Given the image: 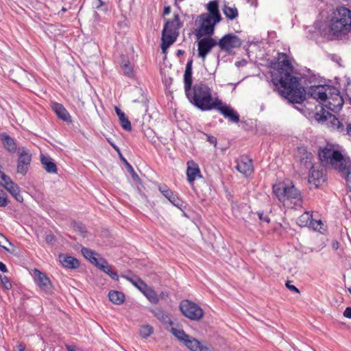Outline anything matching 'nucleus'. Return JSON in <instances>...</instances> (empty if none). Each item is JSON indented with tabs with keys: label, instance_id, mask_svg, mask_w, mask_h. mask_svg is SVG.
Segmentation results:
<instances>
[{
	"label": "nucleus",
	"instance_id": "49530a36",
	"mask_svg": "<svg viewBox=\"0 0 351 351\" xmlns=\"http://www.w3.org/2000/svg\"><path fill=\"white\" fill-rule=\"evenodd\" d=\"M28 169H29V166L18 162V165H17V172L18 173H21L22 175H25L28 171Z\"/></svg>",
	"mask_w": 351,
	"mask_h": 351
},
{
	"label": "nucleus",
	"instance_id": "a878e982",
	"mask_svg": "<svg viewBox=\"0 0 351 351\" xmlns=\"http://www.w3.org/2000/svg\"><path fill=\"white\" fill-rule=\"evenodd\" d=\"M121 277L125 278L129 282H130L140 291H141L143 289V288H145V286L147 285V284L144 281H143L139 277L136 276L130 277L127 275H121Z\"/></svg>",
	"mask_w": 351,
	"mask_h": 351
},
{
	"label": "nucleus",
	"instance_id": "a211bd4d",
	"mask_svg": "<svg viewBox=\"0 0 351 351\" xmlns=\"http://www.w3.org/2000/svg\"><path fill=\"white\" fill-rule=\"evenodd\" d=\"M186 176L189 183H193L195 179L202 177L199 167L193 160L187 162Z\"/></svg>",
	"mask_w": 351,
	"mask_h": 351
},
{
	"label": "nucleus",
	"instance_id": "ea45409f",
	"mask_svg": "<svg viewBox=\"0 0 351 351\" xmlns=\"http://www.w3.org/2000/svg\"><path fill=\"white\" fill-rule=\"evenodd\" d=\"M341 176L346 180L348 186L351 188V162L350 165L346 168Z\"/></svg>",
	"mask_w": 351,
	"mask_h": 351
},
{
	"label": "nucleus",
	"instance_id": "c85d7f7f",
	"mask_svg": "<svg viewBox=\"0 0 351 351\" xmlns=\"http://www.w3.org/2000/svg\"><path fill=\"white\" fill-rule=\"evenodd\" d=\"M165 25H167V29H175L176 32H178V29L182 25V23L180 21L179 14H174L173 19L172 20H167Z\"/></svg>",
	"mask_w": 351,
	"mask_h": 351
},
{
	"label": "nucleus",
	"instance_id": "4c0bfd02",
	"mask_svg": "<svg viewBox=\"0 0 351 351\" xmlns=\"http://www.w3.org/2000/svg\"><path fill=\"white\" fill-rule=\"evenodd\" d=\"M154 332L153 328L149 325H145L140 328L139 334L143 338L149 337Z\"/></svg>",
	"mask_w": 351,
	"mask_h": 351
},
{
	"label": "nucleus",
	"instance_id": "774afa93",
	"mask_svg": "<svg viewBox=\"0 0 351 351\" xmlns=\"http://www.w3.org/2000/svg\"><path fill=\"white\" fill-rule=\"evenodd\" d=\"M25 346H24V345H23V344H19V345L18 346V350H19V351H24V350H25Z\"/></svg>",
	"mask_w": 351,
	"mask_h": 351
},
{
	"label": "nucleus",
	"instance_id": "393cba45",
	"mask_svg": "<svg viewBox=\"0 0 351 351\" xmlns=\"http://www.w3.org/2000/svg\"><path fill=\"white\" fill-rule=\"evenodd\" d=\"M141 292L143 293L151 303L157 304L159 300L156 293L147 285Z\"/></svg>",
	"mask_w": 351,
	"mask_h": 351
},
{
	"label": "nucleus",
	"instance_id": "2f4dec72",
	"mask_svg": "<svg viewBox=\"0 0 351 351\" xmlns=\"http://www.w3.org/2000/svg\"><path fill=\"white\" fill-rule=\"evenodd\" d=\"M45 171L49 173H57L58 168L56 164L49 156H45Z\"/></svg>",
	"mask_w": 351,
	"mask_h": 351
},
{
	"label": "nucleus",
	"instance_id": "0eeeda50",
	"mask_svg": "<svg viewBox=\"0 0 351 351\" xmlns=\"http://www.w3.org/2000/svg\"><path fill=\"white\" fill-rule=\"evenodd\" d=\"M81 252L84 257L91 264L108 274L112 279L116 281L119 280L117 273L112 270L110 265H109L108 261L104 258L93 250L85 247L82 248Z\"/></svg>",
	"mask_w": 351,
	"mask_h": 351
},
{
	"label": "nucleus",
	"instance_id": "72a5a7b5",
	"mask_svg": "<svg viewBox=\"0 0 351 351\" xmlns=\"http://www.w3.org/2000/svg\"><path fill=\"white\" fill-rule=\"evenodd\" d=\"M327 114L329 116L332 127L336 128L337 131L340 132H343V125L339 120V119H337L335 115L332 114L331 113L327 112Z\"/></svg>",
	"mask_w": 351,
	"mask_h": 351
},
{
	"label": "nucleus",
	"instance_id": "8fccbe9b",
	"mask_svg": "<svg viewBox=\"0 0 351 351\" xmlns=\"http://www.w3.org/2000/svg\"><path fill=\"white\" fill-rule=\"evenodd\" d=\"M258 215L261 221L266 222L267 223H269L270 219L267 215H265L263 212H258Z\"/></svg>",
	"mask_w": 351,
	"mask_h": 351
},
{
	"label": "nucleus",
	"instance_id": "603ef678",
	"mask_svg": "<svg viewBox=\"0 0 351 351\" xmlns=\"http://www.w3.org/2000/svg\"><path fill=\"white\" fill-rule=\"evenodd\" d=\"M286 287L291 291L300 293L299 289L295 286L290 284V281L286 282Z\"/></svg>",
	"mask_w": 351,
	"mask_h": 351
},
{
	"label": "nucleus",
	"instance_id": "864d4df0",
	"mask_svg": "<svg viewBox=\"0 0 351 351\" xmlns=\"http://www.w3.org/2000/svg\"><path fill=\"white\" fill-rule=\"evenodd\" d=\"M121 159L123 161V162L125 165V167H127L128 171H133V167L127 161V160L123 157V156L121 154L119 155Z\"/></svg>",
	"mask_w": 351,
	"mask_h": 351
},
{
	"label": "nucleus",
	"instance_id": "b1692460",
	"mask_svg": "<svg viewBox=\"0 0 351 351\" xmlns=\"http://www.w3.org/2000/svg\"><path fill=\"white\" fill-rule=\"evenodd\" d=\"M0 138L2 141L5 148L10 152H14L16 149V145L13 138L6 133L0 134Z\"/></svg>",
	"mask_w": 351,
	"mask_h": 351
},
{
	"label": "nucleus",
	"instance_id": "0e129e2a",
	"mask_svg": "<svg viewBox=\"0 0 351 351\" xmlns=\"http://www.w3.org/2000/svg\"><path fill=\"white\" fill-rule=\"evenodd\" d=\"M346 134L351 136V124H348L346 128Z\"/></svg>",
	"mask_w": 351,
	"mask_h": 351
},
{
	"label": "nucleus",
	"instance_id": "1a4fd4ad",
	"mask_svg": "<svg viewBox=\"0 0 351 351\" xmlns=\"http://www.w3.org/2000/svg\"><path fill=\"white\" fill-rule=\"evenodd\" d=\"M241 45V40L234 34H227L217 42L221 51L228 53H230L234 49L239 48Z\"/></svg>",
	"mask_w": 351,
	"mask_h": 351
},
{
	"label": "nucleus",
	"instance_id": "ddd939ff",
	"mask_svg": "<svg viewBox=\"0 0 351 351\" xmlns=\"http://www.w3.org/2000/svg\"><path fill=\"white\" fill-rule=\"evenodd\" d=\"M179 35V32H176L175 29H168L167 25H164L162 32L161 38V49L165 53V51L176 40Z\"/></svg>",
	"mask_w": 351,
	"mask_h": 351
},
{
	"label": "nucleus",
	"instance_id": "3c124183",
	"mask_svg": "<svg viewBox=\"0 0 351 351\" xmlns=\"http://www.w3.org/2000/svg\"><path fill=\"white\" fill-rule=\"evenodd\" d=\"M10 180V177L5 175L3 172L0 171V185L3 186V183Z\"/></svg>",
	"mask_w": 351,
	"mask_h": 351
},
{
	"label": "nucleus",
	"instance_id": "412c9836",
	"mask_svg": "<svg viewBox=\"0 0 351 351\" xmlns=\"http://www.w3.org/2000/svg\"><path fill=\"white\" fill-rule=\"evenodd\" d=\"M115 112L119 117L120 124L123 129H124L125 131H131L132 130V125L130 120L126 117L125 113L121 111L120 108L118 107H115Z\"/></svg>",
	"mask_w": 351,
	"mask_h": 351
},
{
	"label": "nucleus",
	"instance_id": "e433bc0d",
	"mask_svg": "<svg viewBox=\"0 0 351 351\" xmlns=\"http://www.w3.org/2000/svg\"><path fill=\"white\" fill-rule=\"evenodd\" d=\"M73 229L78 232L84 238L87 237V230L86 226L80 221H73L72 223Z\"/></svg>",
	"mask_w": 351,
	"mask_h": 351
},
{
	"label": "nucleus",
	"instance_id": "c756f323",
	"mask_svg": "<svg viewBox=\"0 0 351 351\" xmlns=\"http://www.w3.org/2000/svg\"><path fill=\"white\" fill-rule=\"evenodd\" d=\"M184 343L192 351H197L201 345L200 341L190 335L189 336V338L186 339Z\"/></svg>",
	"mask_w": 351,
	"mask_h": 351
},
{
	"label": "nucleus",
	"instance_id": "5701e85b",
	"mask_svg": "<svg viewBox=\"0 0 351 351\" xmlns=\"http://www.w3.org/2000/svg\"><path fill=\"white\" fill-rule=\"evenodd\" d=\"M308 182L317 186L319 184V180L322 178L324 173L322 170L315 169L314 167L312 169H309Z\"/></svg>",
	"mask_w": 351,
	"mask_h": 351
},
{
	"label": "nucleus",
	"instance_id": "a18cd8bd",
	"mask_svg": "<svg viewBox=\"0 0 351 351\" xmlns=\"http://www.w3.org/2000/svg\"><path fill=\"white\" fill-rule=\"evenodd\" d=\"M45 295H52L54 293L51 291L52 285L49 278L45 276Z\"/></svg>",
	"mask_w": 351,
	"mask_h": 351
},
{
	"label": "nucleus",
	"instance_id": "052dcab7",
	"mask_svg": "<svg viewBox=\"0 0 351 351\" xmlns=\"http://www.w3.org/2000/svg\"><path fill=\"white\" fill-rule=\"evenodd\" d=\"M197 351H212V350L209 348L201 344L199 346V348H198L197 350Z\"/></svg>",
	"mask_w": 351,
	"mask_h": 351
},
{
	"label": "nucleus",
	"instance_id": "6ab92c4d",
	"mask_svg": "<svg viewBox=\"0 0 351 351\" xmlns=\"http://www.w3.org/2000/svg\"><path fill=\"white\" fill-rule=\"evenodd\" d=\"M193 59L191 58L188 60L186 69L184 74V91L185 93L193 88V79H192V65H193Z\"/></svg>",
	"mask_w": 351,
	"mask_h": 351
},
{
	"label": "nucleus",
	"instance_id": "c03bdc74",
	"mask_svg": "<svg viewBox=\"0 0 351 351\" xmlns=\"http://www.w3.org/2000/svg\"><path fill=\"white\" fill-rule=\"evenodd\" d=\"M0 280L5 289L9 290L12 288V284L7 276L0 275Z\"/></svg>",
	"mask_w": 351,
	"mask_h": 351
},
{
	"label": "nucleus",
	"instance_id": "bb28decb",
	"mask_svg": "<svg viewBox=\"0 0 351 351\" xmlns=\"http://www.w3.org/2000/svg\"><path fill=\"white\" fill-rule=\"evenodd\" d=\"M109 300L115 304L123 303L125 295L123 293L118 291H110L108 293Z\"/></svg>",
	"mask_w": 351,
	"mask_h": 351
},
{
	"label": "nucleus",
	"instance_id": "69168bd1",
	"mask_svg": "<svg viewBox=\"0 0 351 351\" xmlns=\"http://www.w3.org/2000/svg\"><path fill=\"white\" fill-rule=\"evenodd\" d=\"M132 174V177L134 180L138 179V175L135 173L134 170L133 169V171H129Z\"/></svg>",
	"mask_w": 351,
	"mask_h": 351
},
{
	"label": "nucleus",
	"instance_id": "9d476101",
	"mask_svg": "<svg viewBox=\"0 0 351 351\" xmlns=\"http://www.w3.org/2000/svg\"><path fill=\"white\" fill-rule=\"evenodd\" d=\"M324 102L325 107L328 110L333 112L340 110L343 105V99L339 89L332 86L328 92V97Z\"/></svg>",
	"mask_w": 351,
	"mask_h": 351
},
{
	"label": "nucleus",
	"instance_id": "4be33fe9",
	"mask_svg": "<svg viewBox=\"0 0 351 351\" xmlns=\"http://www.w3.org/2000/svg\"><path fill=\"white\" fill-rule=\"evenodd\" d=\"M29 271L35 283L41 290L44 289V273L36 268L31 269Z\"/></svg>",
	"mask_w": 351,
	"mask_h": 351
},
{
	"label": "nucleus",
	"instance_id": "2eb2a0df",
	"mask_svg": "<svg viewBox=\"0 0 351 351\" xmlns=\"http://www.w3.org/2000/svg\"><path fill=\"white\" fill-rule=\"evenodd\" d=\"M213 110H217L223 116L228 119L230 121L237 123L239 121V114L231 106L223 104L221 99L217 101V107Z\"/></svg>",
	"mask_w": 351,
	"mask_h": 351
},
{
	"label": "nucleus",
	"instance_id": "f03ea898",
	"mask_svg": "<svg viewBox=\"0 0 351 351\" xmlns=\"http://www.w3.org/2000/svg\"><path fill=\"white\" fill-rule=\"evenodd\" d=\"M185 94L189 102L202 111L213 110L219 100L213 96L211 88L203 82L195 84Z\"/></svg>",
	"mask_w": 351,
	"mask_h": 351
},
{
	"label": "nucleus",
	"instance_id": "4d7b16f0",
	"mask_svg": "<svg viewBox=\"0 0 351 351\" xmlns=\"http://www.w3.org/2000/svg\"><path fill=\"white\" fill-rule=\"evenodd\" d=\"M107 141L110 145L119 153V154L121 155L119 148L110 138H108Z\"/></svg>",
	"mask_w": 351,
	"mask_h": 351
},
{
	"label": "nucleus",
	"instance_id": "c9c22d12",
	"mask_svg": "<svg viewBox=\"0 0 351 351\" xmlns=\"http://www.w3.org/2000/svg\"><path fill=\"white\" fill-rule=\"evenodd\" d=\"M120 66L124 73V74L128 75V76H132L133 75V68L128 60H123Z\"/></svg>",
	"mask_w": 351,
	"mask_h": 351
},
{
	"label": "nucleus",
	"instance_id": "39448f33",
	"mask_svg": "<svg viewBox=\"0 0 351 351\" xmlns=\"http://www.w3.org/2000/svg\"><path fill=\"white\" fill-rule=\"evenodd\" d=\"M329 29L335 36H344L351 32V10L345 6L337 7L329 20Z\"/></svg>",
	"mask_w": 351,
	"mask_h": 351
},
{
	"label": "nucleus",
	"instance_id": "7ed1b4c3",
	"mask_svg": "<svg viewBox=\"0 0 351 351\" xmlns=\"http://www.w3.org/2000/svg\"><path fill=\"white\" fill-rule=\"evenodd\" d=\"M208 12L199 15L195 21L198 27L194 34L197 39L204 36H212L215 32V26L221 20L219 5L216 1H210L206 5Z\"/></svg>",
	"mask_w": 351,
	"mask_h": 351
},
{
	"label": "nucleus",
	"instance_id": "aec40b11",
	"mask_svg": "<svg viewBox=\"0 0 351 351\" xmlns=\"http://www.w3.org/2000/svg\"><path fill=\"white\" fill-rule=\"evenodd\" d=\"M3 186L8 190L11 195H12L18 202H23V199L22 195L20 194V190L19 186L14 183L11 179L3 183Z\"/></svg>",
	"mask_w": 351,
	"mask_h": 351
},
{
	"label": "nucleus",
	"instance_id": "cd10ccee",
	"mask_svg": "<svg viewBox=\"0 0 351 351\" xmlns=\"http://www.w3.org/2000/svg\"><path fill=\"white\" fill-rule=\"evenodd\" d=\"M313 215L309 212H304L297 219V224L300 227H308L312 221Z\"/></svg>",
	"mask_w": 351,
	"mask_h": 351
},
{
	"label": "nucleus",
	"instance_id": "9b49d317",
	"mask_svg": "<svg viewBox=\"0 0 351 351\" xmlns=\"http://www.w3.org/2000/svg\"><path fill=\"white\" fill-rule=\"evenodd\" d=\"M205 37L199 38L197 43L198 56L204 60L212 49L217 45L216 39L211 36H204Z\"/></svg>",
	"mask_w": 351,
	"mask_h": 351
},
{
	"label": "nucleus",
	"instance_id": "f3484780",
	"mask_svg": "<svg viewBox=\"0 0 351 351\" xmlns=\"http://www.w3.org/2000/svg\"><path fill=\"white\" fill-rule=\"evenodd\" d=\"M50 106L51 110L60 119L66 123L72 122L71 115L62 104L56 102H51Z\"/></svg>",
	"mask_w": 351,
	"mask_h": 351
},
{
	"label": "nucleus",
	"instance_id": "680f3d73",
	"mask_svg": "<svg viewBox=\"0 0 351 351\" xmlns=\"http://www.w3.org/2000/svg\"><path fill=\"white\" fill-rule=\"evenodd\" d=\"M0 271H1L3 273H5L8 271L5 265L2 262H0Z\"/></svg>",
	"mask_w": 351,
	"mask_h": 351
},
{
	"label": "nucleus",
	"instance_id": "a19ab883",
	"mask_svg": "<svg viewBox=\"0 0 351 351\" xmlns=\"http://www.w3.org/2000/svg\"><path fill=\"white\" fill-rule=\"evenodd\" d=\"M169 202L173 204L175 206L182 208L183 206V202L175 194H173L169 199Z\"/></svg>",
	"mask_w": 351,
	"mask_h": 351
},
{
	"label": "nucleus",
	"instance_id": "dca6fc26",
	"mask_svg": "<svg viewBox=\"0 0 351 351\" xmlns=\"http://www.w3.org/2000/svg\"><path fill=\"white\" fill-rule=\"evenodd\" d=\"M58 261L60 265L68 269H76L80 265V261L76 258L68 255L66 254L61 253L58 255Z\"/></svg>",
	"mask_w": 351,
	"mask_h": 351
},
{
	"label": "nucleus",
	"instance_id": "37998d69",
	"mask_svg": "<svg viewBox=\"0 0 351 351\" xmlns=\"http://www.w3.org/2000/svg\"><path fill=\"white\" fill-rule=\"evenodd\" d=\"M323 223L321 220H315L312 218V221L308 227L313 228L314 230L321 231L322 229Z\"/></svg>",
	"mask_w": 351,
	"mask_h": 351
},
{
	"label": "nucleus",
	"instance_id": "6e6552de",
	"mask_svg": "<svg viewBox=\"0 0 351 351\" xmlns=\"http://www.w3.org/2000/svg\"><path fill=\"white\" fill-rule=\"evenodd\" d=\"M179 308L184 317L193 321H199L204 314L199 306L189 300L181 301Z\"/></svg>",
	"mask_w": 351,
	"mask_h": 351
},
{
	"label": "nucleus",
	"instance_id": "bf43d9fd",
	"mask_svg": "<svg viewBox=\"0 0 351 351\" xmlns=\"http://www.w3.org/2000/svg\"><path fill=\"white\" fill-rule=\"evenodd\" d=\"M68 351H79V348L75 346H66Z\"/></svg>",
	"mask_w": 351,
	"mask_h": 351
},
{
	"label": "nucleus",
	"instance_id": "338daca9",
	"mask_svg": "<svg viewBox=\"0 0 351 351\" xmlns=\"http://www.w3.org/2000/svg\"><path fill=\"white\" fill-rule=\"evenodd\" d=\"M97 1L98 2V4L95 7L97 9L99 8L100 7H101L102 5H104V2L102 0H97Z\"/></svg>",
	"mask_w": 351,
	"mask_h": 351
},
{
	"label": "nucleus",
	"instance_id": "7c9ffc66",
	"mask_svg": "<svg viewBox=\"0 0 351 351\" xmlns=\"http://www.w3.org/2000/svg\"><path fill=\"white\" fill-rule=\"evenodd\" d=\"M154 314L155 317H156L160 321L163 322L164 324H169L170 325L173 324L172 321L171 320L169 316L165 313L163 311L159 308H156L154 311Z\"/></svg>",
	"mask_w": 351,
	"mask_h": 351
},
{
	"label": "nucleus",
	"instance_id": "423d86ee",
	"mask_svg": "<svg viewBox=\"0 0 351 351\" xmlns=\"http://www.w3.org/2000/svg\"><path fill=\"white\" fill-rule=\"evenodd\" d=\"M273 192L280 202L290 201L297 205L302 202L300 191L292 184L284 182L273 185Z\"/></svg>",
	"mask_w": 351,
	"mask_h": 351
},
{
	"label": "nucleus",
	"instance_id": "5fc2aeb1",
	"mask_svg": "<svg viewBox=\"0 0 351 351\" xmlns=\"http://www.w3.org/2000/svg\"><path fill=\"white\" fill-rule=\"evenodd\" d=\"M207 140L210 143L214 145H217V138L215 136L208 135L207 136Z\"/></svg>",
	"mask_w": 351,
	"mask_h": 351
},
{
	"label": "nucleus",
	"instance_id": "e2e57ef3",
	"mask_svg": "<svg viewBox=\"0 0 351 351\" xmlns=\"http://www.w3.org/2000/svg\"><path fill=\"white\" fill-rule=\"evenodd\" d=\"M170 12H171V7L170 6L165 7L164 12H163L164 15L169 14L170 13Z\"/></svg>",
	"mask_w": 351,
	"mask_h": 351
},
{
	"label": "nucleus",
	"instance_id": "13d9d810",
	"mask_svg": "<svg viewBox=\"0 0 351 351\" xmlns=\"http://www.w3.org/2000/svg\"><path fill=\"white\" fill-rule=\"evenodd\" d=\"M331 245L333 250H337L339 248V244L337 240H333L331 243Z\"/></svg>",
	"mask_w": 351,
	"mask_h": 351
},
{
	"label": "nucleus",
	"instance_id": "f257e3e1",
	"mask_svg": "<svg viewBox=\"0 0 351 351\" xmlns=\"http://www.w3.org/2000/svg\"><path fill=\"white\" fill-rule=\"evenodd\" d=\"M271 82L279 93L290 103H302L306 98V90L300 85L298 78L293 75V67L288 56L285 53H279L277 61L271 63ZM331 87L326 84L311 86L306 93L317 101L323 102L328 98Z\"/></svg>",
	"mask_w": 351,
	"mask_h": 351
},
{
	"label": "nucleus",
	"instance_id": "de8ad7c7",
	"mask_svg": "<svg viewBox=\"0 0 351 351\" xmlns=\"http://www.w3.org/2000/svg\"><path fill=\"white\" fill-rule=\"evenodd\" d=\"M8 204V199L4 192L0 190V206H5Z\"/></svg>",
	"mask_w": 351,
	"mask_h": 351
},
{
	"label": "nucleus",
	"instance_id": "4468645a",
	"mask_svg": "<svg viewBox=\"0 0 351 351\" xmlns=\"http://www.w3.org/2000/svg\"><path fill=\"white\" fill-rule=\"evenodd\" d=\"M237 169L245 177L250 176L254 172L253 162L247 156L243 155L237 160Z\"/></svg>",
	"mask_w": 351,
	"mask_h": 351
},
{
	"label": "nucleus",
	"instance_id": "473e14b6",
	"mask_svg": "<svg viewBox=\"0 0 351 351\" xmlns=\"http://www.w3.org/2000/svg\"><path fill=\"white\" fill-rule=\"evenodd\" d=\"M171 332L181 342H184L186 339L189 338V335L186 334L182 329H177L172 327L170 330Z\"/></svg>",
	"mask_w": 351,
	"mask_h": 351
},
{
	"label": "nucleus",
	"instance_id": "58836bf2",
	"mask_svg": "<svg viewBox=\"0 0 351 351\" xmlns=\"http://www.w3.org/2000/svg\"><path fill=\"white\" fill-rule=\"evenodd\" d=\"M31 162V156L25 152L21 153L18 162L25 165L29 166Z\"/></svg>",
	"mask_w": 351,
	"mask_h": 351
},
{
	"label": "nucleus",
	"instance_id": "f704fd0d",
	"mask_svg": "<svg viewBox=\"0 0 351 351\" xmlns=\"http://www.w3.org/2000/svg\"><path fill=\"white\" fill-rule=\"evenodd\" d=\"M223 11L226 16L230 20L236 19L238 16V10L236 8L225 5Z\"/></svg>",
	"mask_w": 351,
	"mask_h": 351
},
{
	"label": "nucleus",
	"instance_id": "6e6d98bb",
	"mask_svg": "<svg viewBox=\"0 0 351 351\" xmlns=\"http://www.w3.org/2000/svg\"><path fill=\"white\" fill-rule=\"evenodd\" d=\"M343 315L346 317H348L349 319H351V307H347L344 312H343Z\"/></svg>",
	"mask_w": 351,
	"mask_h": 351
},
{
	"label": "nucleus",
	"instance_id": "20e7f679",
	"mask_svg": "<svg viewBox=\"0 0 351 351\" xmlns=\"http://www.w3.org/2000/svg\"><path fill=\"white\" fill-rule=\"evenodd\" d=\"M318 156L324 165L334 169L340 174L350 165L351 162L349 157L343 156L341 151L335 149L332 145H327L325 147L320 148Z\"/></svg>",
	"mask_w": 351,
	"mask_h": 351
},
{
	"label": "nucleus",
	"instance_id": "79ce46f5",
	"mask_svg": "<svg viewBox=\"0 0 351 351\" xmlns=\"http://www.w3.org/2000/svg\"><path fill=\"white\" fill-rule=\"evenodd\" d=\"M159 191L167 199H169L173 194L171 190L165 184L160 186Z\"/></svg>",
	"mask_w": 351,
	"mask_h": 351
},
{
	"label": "nucleus",
	"instance_id": "f8f14e48",
	"mask_svg": "<svg viewBox=\"0 0 351 351\" xmlns=\"http://www.w3.org/2000/svg\"><path fill=\"white\" fill-rule=\"evenodd\" d=\"M297 157L301 169V172L304 173L314 167L313 163V156L311 152L303 147L298 148Z\"/></svg>",
	"mask_w": 351,
	"mask_h": 351
},
{
	"label": "nucleus",
	"instance_id": "09e8293b",
	"mask_svg": "<svg viewBox=\"0 0 351 351\" xmlns=\"http://www.w3.org/2000/svg\"><path fill=\"white\" fill-rule=\"evenodd\" d=\"M45 242H47L49 244L53 245L56 242V237L51 234L46 235Z\"/></svg>",
	"mask_w": 351,
	"mask_h": 351
}]
</instances>
